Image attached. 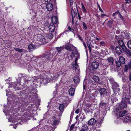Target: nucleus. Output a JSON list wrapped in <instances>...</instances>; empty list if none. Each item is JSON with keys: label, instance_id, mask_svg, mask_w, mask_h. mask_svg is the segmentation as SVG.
<instances>
[{"label": "nucleus", "instance_id": "obj_1", "mask_svg": "<svg viewBox=\"0 0 131 131\" xmlns=\"http://www.w3.org/2000/svg\"><path fill=\"white\" fill-rule=\"evenodd\" d=\"M109 81L112 85V89L113 90L114 93L111 95L112 97H113V96H117L119 95L120 93V89L118 88L119 86V84L115 81L114 79L113 78H110L109 79Z\"/></svg>", "mask_w": 131, "mask_h": 131}, {"label": "nucleus", "instance_id": "obj_2", "mask_svg": "<svg viewBox=\"0 0 131 131\" xmlns=\"http://www.w3.org/2000/svg\"><path fill=\"white\" fill-rule=\"evenodd\" d=\"M50 53L48 52H46L44 53L41 56H39L38 58L35 59L36 60L34 62L39 63V61H40V63L42 62H45L50 60Z\"/></svg>", "mask_w": 131, "mask_h": 131}, {"label": "nucleus", "instance_id": "obj_3", "mask_svg": "<svg viewBox=\"0 0 131 131\" xmlns=\"http://www.w3.org/2000/svg\"><path fill=\"white\" fill-rule=\"evenodd\" d=\"M131 104L130 101V96L128 94L125 96V97L123 98L122 102L119 105V106L118 108L119 109L120 108L121 109L126 108L127 107V104Z\"/></svg>", "mask_w": 131, "mask_h": 131}, {"label": "nucleus", "instance_id": "obj_4", "mask_svg": "<svg viewBox=\"0 0 131 131\" xmlns=\"http://www.w3.org/2000/svg\"><path fill=\"white\" fill-rule=\"evenodd\" d=\"M37 92L36 91L33 95V104H36L34 107L35 108L36 107V109L38 108L40 104V100L39 97L38 96V95L37 94L36 92Z\"/></svg>", "mask_w": 131, "mask_h": 131}, {"label": "nucleus", "instance_id": "obj_5", "mask_svg": "<svg viewBox=\"0 0 131 131\" xmlns=\"http://www.w3.org/2000/svg\"><path fill=\"white\" fill-rule=\"evenodd\" d=\"M34 38L37 40L39 41V43L40 44L42 45L47 42L45 37L40 34L35 36Z\"/></svg>", "mask_w": 131, "mask_h": 131}, {"label": "nucleus", "instance_id": "obj_6", "mask_svg": "<svg viewBox=\"0 0 131 131\" xmlns=\"http://www.w3.org/2000/svg\"><path fill=\"white\" fill-rule=\"evenodd\" d=\"M126 111L120 110L119 108H117L115 112L116 114L117 115H119L120 117L123 116L126 113Z\"/></svg>", "mask_w": 131, "mask_h": 131}, {"label": "nucleus", "instance_id": "obj_7", "mask_svg": "<svg viewBox=\"0 0 131 131\" xmlns=\"http://www.w3.org/2000/svg\"><path fill=\"white\" fill-rule=\"evenodd\" d=\"M96 60L97 61H99V60L101 61V64L104 67V68H105V69L106 68L109 66L106 61H105L103 59H101L100 58H96Z\"/></svg>", "mask_w": 131, "mask_h": 131}, {"label": "nucleus", "instance_id": "obj_8", "mask_svg": "<svg viewBox=\"0 0 131 131\" xmlns=\"http://www.w3.org/2000/svg\"><path fill=\"white\" fill-rule=\"evenodd\" d=\"M77 58L76 59L74 62H73L72 64V68L74 71H76L77 70V68H78V70L79 71V70L78 69V65L77 64Z\"/></svg>", "mask_w": 131, "mask_h": 131}, {"label": "nucleus", "instance_id": "obj_9", "mask_svg": "<svg viewBox=\"0 0 131 131\" xmlns=\"http://www.w3.org/2000/svg\"><path fill=\"white\" fill-rule=\"evenodd\" d=\"M99 91L101 97H103L104 95H106V91L104 88H101L99 90Z\"/></svg>", "mask_w": 131, "mask_h": 131}, {"label": "nucleus", "instance_id": "obj_10", "mask_svg": "<svg viewBox=\"0 0 131 131\" xmlns=\"http://www.w3.org/2000/svg\"><path fill=\"white\" fill-rule=\"evenodd\" d=\"M73 46L71 44H70V42H69L68 43L64 45V48L66 49L71 51H72Z\"/></svg>", "mask_w": 131, "mask_h": 131}, {"label": "nucleus", "instance_id": "obj_11", "mask_svg": "<svg viewBox=\"0 0 131 131\" xmlns=\"http://www.w3.org/2000/svg\"><path fill=\"white\" fill-rule=\"evenodd\" d=\"M124 67V72H127L129 69H131V61H129L127 64H125Z\"/></svg>", "mask_w": 131, "mask_h": 131}, {"label": "nucleus", "instance_id": "obj_12", "mask_svg": "<svg viewBox=\"0 0 131 131\" xmlns=\"http://www.w3.org/2000/svg\"><path fill=\"white\" fill-rule=\"evenodd\" d=\"M106 61L109 66L110 65H112L114 63V59L112 57H109L107 58Z\"/></svg>", "mask_w": 131, "mask_h": 131}, {"label": "nucleus", "instance_id": "obj_13", "mask_svg": "<svg viewBox=\"0 0 131 131\" xmlns=\"http://www.w3.org/2000/svg\"><path fill=\"white\" fill-rule=\"evenodd\" d=\"M53 7V6L51 3H49L46 5V8L49 11H51Z\"/></svg>", "mask_w": 131, "mask_h": 131}, {"label": "nucleus", "instance_id": "obj_14", "mask_svg": "<svg viewBox=\"0 0 131 131\" xmlns=\"http://www.w3.org/2000/svg\"><path fill=\"white\" fill-rule=\"evenodd\" d=\"M55 26L53 24L50 25L48 27L49 31L51 32H54L55 30Z\"/></svg>", "mask_w": 131, "mask_h": 131}, {"label": "nucleus", "instance_id": "obj_15", "mask_svg": "<svg viewBox=\"0 0 131 131\" xmlns=\"http://www.w3.org/2000/svg\"><path fill=\"white\" fill-rule=\"evenodd\" d=\"M115 50L116 53L119 55L121 54L122 51L121 48L119 47H116L115 48Z\"/></svg>", "mask_w": 131, "mask_h": 131}, {"label": "nucleus", "instance_id": "obj_16", "mask_svg": "<svg viewBox=\"0 0 131 131\" xmlns=\"http://www.w3.org/2000/svg\"><path fill=\"white\" fill-rule=\"evenodd\" d=\"M96 122V120L94 118H91L88 121V123L89 125H92L95 124Z\"/></svg>", "mask_w": 131, "mask_h": 131}, {"label": "nucleus", "instance_id": "obj_17", "mask_svg": "<svg viewBox=\"0 0 131 131\" xmlns=\"http://www.w3.org/2000/svg\"><path fill=\"white\" fill-rule=\"evenodd\" d=\"M51 20L52 23L54 24H56L58 23V18L54 16H53L51 18Z\"/></svg>", "mask_w": 131, "mask_h": 131}, {"label": "nucleus", "instance_id": "obj_18", "mask_svg": "<svg viewBox=\"0 0 131 131\" xmlns=\"http://www.w3.org/2000/svg\"><path fill=\"white\" fill-rule=\"evenodd\" d=\"M99 63L96 62H94L92 64V66L93 68L94 69L97 68L99 66Z\"/></svg>", "mask_w": 131, "mask_h": 131}, {"label": "nucleus", "instance_id": "obj_19", "mask_svg": "<svg viewBox=\"0 0 131 131\" xmlns=\"http://www.w3.org/2000/svg\"><path fill=\"white\" fill-rule=\"evenodd\" d=\"M75 89L73 88H71L69 90V94L71 96L73 95L74 93Z\"/></svg>", "mask_w": 131, "mask_h": 131}, {"label": "nucleus", "instance_id": "obj_20", "mask_svg": "<svg viewBox=\"0 0 131 131\" xmlns=\"http://www.w3.org/2000/svg\"><path fill=\"white\" fill-rule=\"evenodd\" d=\"M71 51L72 52V53L74 55L77 54L78 53L76 48L74 46H73L72 51Z\"/></svg>", "mask_w": 131, "mask_h": 131}, {"label": "nucleus", "instance_id": "obj_21", "mask_svg": "<svg viewBox=\"0 0 131 131\" xmlns=\"http://www.w3.org/2000/svg\"><path fill=\"white\" fill-rule=\"evenodd\" d=\"M119 61L123 64H124L125 62V58L123 57L122 56L119 57Z\"/></svg>", "mask_w": 131, "mask_h": 131}, {"label": "nucleus", "instance_id": "obj_22", "mask_svg": "<svg viewBox=\"0 0 131 131\" xmlns=\"http://www.w3.org/2000/svg\"><path fill=\"white\" fill-rule=\"evenodd\" d=\"M80 80L78 75L75 76L73 78V81L75 83H77L80 81Z\"/></svg>", "mask_w": 131, "mask_h": 131}, {"label": "nucleus", "instance_id": "obj_23", "mask_svg": "<svg viewBox=\"0 0 131 131\" xmlns=\"http://www.w3.org/2000/svg\"><path fill=\"white\" fill-rule=\"evenodd\" d=\"M131 120V117L130 116H126L124 119V121L125 122H129Z\"/></svg>", "mask_w": 131, "mask_h": 131}, {"label": "nucleus", "instance_id": "obj_24", "mask_svg": "<svg viewBox=\"0 0 131 131\" xmlns=\"http://www.w3.org/2000/svg\"><path fill=\"white\" fill-rule=\"evenodd\" d=\"M71 15L72 16V22L73 23L74 22V19L75 17V16L77 15V14L75 13V12L74 11V10L72 9L71 10Z\"/></svg>", "mask_w": 131, "mask_h": 131}, {"label": "nucleus", "instance_id": "obj_25", "mask_svg": "<svg viewBox=\"0 0 131 131\" xmlns=\"http://www.w3.org/2000/svg\"><path fill=\"white\" fill-rule=\"evenodd\" d=\"M64 48V47H57L56 48L59 53H60L62 50H63Z\"/></svg>", "mask_w": 131, "mask_h": 131}, {"label": "nucleus", "instance_id": "obj_26", "mask_svg": "<svg viewBox=\"0 0 131 131\" xmlns=\"http://www.w3.org/2000/svg\"><path fill=\"white\" fill-rule=\"evenodd\" d=\"M113 21L111 20H108L107 23V26L111 28L112 27V25L113 23Z\"/></svg>", "mask_w": 131, "mask_h": 131}, {"label": "nucleus", "instance_id": "obj_27", "mask_svg": "<svg viewBox=\"0 0 131 131\" xmlns=\"http://www.w3.org/2000/svg\"><path fill=\"white\" fill-rule=\"evenodd\" d=\"M81 4L82 11L84 13H87V10H86L83 4V3H81Z\"/></svg>", "mask_w": 131, "mask_h": 131}, {"label": "nucleus", "instance_id": "obj_28", "mask_svg": "<svg viewBox=\"0 0 131 131\" xmlns=\"http://www.w3.org/2000/svg\"><path fill=\"white\" fill-rule=\"evenodd\" d=\"M116 66L117 67H120L122 65V64L120 62L119 60H117L116 62Z\"/></svg>", "mask_w": 131, "mask_h": 131}, {"label": "nucleus", "instance_id": "obj_29", "mask_svg": "<svg viewBox=\"0 0 131 131\" xmlns=\"http://www.w3.org/2000/svg\"><path fill=\"white\" fill-rule=\"evenodd\" d=\"M64 107V105L62 104H61L60 105L59 107V110L61 112H63V109Z\"/></svg>", "mask_w": 131, "mask_h": 131}, {"label": "nucleus", "instance_id": "obj_30", "mask_svg": "<svg viewBox=\"0 0 131 131\" xmlns=\"http://www.w3.org/2000/svg\"><path fill=\"white\" fill-rule=\"evenodd\" d=\"M59 76V74L57 73H55L53 76V79L55 80H56Z\"/></svg>", "mask_w": 131, "mask_h": 131}, {"label": "nucleus", "instance_id": "obj_31", "mask_svg": "<svg viewBox=\"0 0 131 131\" xmlns=\"http://www.w3.org/2000/svg\"><path fill=\"white\" fill-rule=\"evenodd\" d=\"M122 48L123 51L124 52H125L128 49H127L125 45H123V46L121 47Z\"/></svg>", "mask_w": 131, "mask_h": 131}, {"label": "nucleus", "instance_id": "obj_32", "mask_svg": "<svg viewBox=\"0 0 131 131\" xmlns=\"http://www.w3.org/2000/svg\"><path fill=\"white\" fill-rule=\"evenodd\" d=\"M118 43L121 47L123 46V45H125L123 41L121 40H120L118 41Z\"/></svg>", "mask_w": 131, "mask_h": 131}, {"label": "nucleus", "instance_id": "obj_33", "mask_svg": "<svg viewBox=\"0 0 131 131\" xmlns=\"http://www.w3.org/2000/svg\"><path fill=\"white\" fill-rule=\"evenodd\" d=\"M93 79L95 81L98 82L99 81V78L97 76H95L93 77Z\"/></svg>", "mask_w": 131, "mask_h": 131}, {"label": "nucleus", "instance_id": "obj_34", "mask_svg": "<svg viewBox=\"0 0 131 131\" xmlns=\"http://www.w3.org/2000/svg\"><path fill=\"white\" fill-rule=\"evenodd\" d=\"M46 36L47 38L50 39H51L53 37V35L51 33L47 34Z\"/></svg>", "mask_w": 131, "mask_h": 131}, {"label": "nucleus", "instance_id": "obj_35", "mask_svg": "<svg viewBox=\"0 0 131 131\" xmlns=\"http://www.w3.org/2000/svg\"><path fill=\"white\" fill-rule=\"evenodd\" d=\"M84 110L85 112L87 113H89L91 112V110L89 108L86 107L85 109H84Z\"/></svg>", "mask_w": 131, "mask_h": 131}, {"label": "nucleus", "instance_id": "obj_36", "mask_svg": "<svg viewBox=\"0 0 131 131\" xmlns=\"http://www.w3.org/2000/svg\"><path fill=\"white\" fill-rule=\"evenodd\" d=\"M127 46L129 49H131V40H130L128 41Z\"/></svg>", "mask_w": 131, "mask_h": 131}, {"label": "nucleus", "instance_id": "obj_37", "mask_svg": "<svg viewBox=\"0 0 131 131\" xmlns=\"http://www.w3.org/2000/svg\"><path fill=\"white\" fill-rule=\"evenodd\" d=\"M125 53H126L127 55L128 56H131V52L129 49H128L127 51H126Z\"/></svg>", "mask_w": 131, "mask_h": 131}, {"label": "nucleus", "instance_id": "obj_38", "mask_svg": "<svg viewBox=\"0 0 131 131\" xmlns=\"http://www.w3.org/2000/svg\"><path fill=\"white\" fill-rule=\"evenodd\" d=\"M59 121L57 120H55L53 122V125L54 126L59 124Z\"/></svg>", "mask_w": 131, "mask_h": 131}, {"label": "nucleus", "instance_id": "obj_39", "mask_svg": "<svg viewBox=\"0 0 131 131\" xmlns=\"http://www.w3.org/2000/svg\"><path fill=\"white\" fill-rule=\"evenodd\" d=\"M29 50L31 51H32L33 50V44H32L29 45L28 46Z\"/></svg>", "mask_w": 131, "mask_h": 131}, {"label": "nucleus", "instance_id": "obj_40", "mask_svg": "<svg viewBox=\"0 0 131 131\" xmlns=\"http://www.w3.org/2000/svg\"><path fill=\"white\" fill-rule=\"evenodd\" d=\"M82 129H84L85 130H87V129H88V127L87 126V125L86 124H84L83 125L82 127Z\"/></svg>", "mask_w": 131, "mask_h": 131}, {"label": "nucleus", "instance_id": "obj_41", "mask_svg": "<svg viewBox=\"0 0 131 131\" xmlns=\"http://www.w3.org/2000/svg\"><path fill=\"white\" fill-rule=\"evenodd\" d=\"M100 46H104L105 45V43L104 41H101L100 43Z\"/></svg>", "mask_w": 131, "mask_h": 131}, {"label": "nucleus", "instance_id": "obj_42", "mask_svg": "<svg viewBox=\"0 0 131 131\" xmlns=\"http://www.w3.org/2000/svg\"><path fill=\"white\" fill-rule=\"evenodd\" d=\"M15 50L20 52L23 51V50L22 49L17 48H15Z\"/></svg>", "mask_w": 131, "mask_h": 131}, {"label": "nucleus", "instance_id": "obj_43", "mask_svg": "<svg viewBox=\"0 0 131 131\" xmlns=\"http://www.w3.org/2000/svg\"><path fill=\"white\" fill-rule=\"evenodd\" d=\"M42 77L43 76V75H40V79H41L42 80V81H44V80H45V81L46 80L47 81L48 80V79H47H47H45V77H43V78H42Z\"/></svg>", "mask_w": 131, "mask_h": 131}, {"label": "nucleus", "instance_id": "obj_44", "mask_svg": "<svg viewBox=\"0 0 131 131\" xmlns=\"http://www.w3.org/2000/svg\"><path fill=\"white\" fill-rule=\"evenodd\" d=\"M82 23H83V26L84 28L85 29H87V27H86V25L85 23V22H83Z\"/></svg>", "mask_w": 131, "mask_h": 131}, {"label": "nucleus", "instance_id": "obj_45", "mask_svg": "<svg viewBox=\"0 0 131 131\" xmlns=\"http://www.w3.org/2000/svg\"><path fill=\"white\" fill-rule=\"evenodd\" d=\"M75 126V125L74 124H72L70 126V130H72L73 129V128Z\"/></svg>", "mask_w": 131, "mask_h": 131}, {"label": "nucleus", "instance_id": "obj_46", "mask_svg": "<svg viewBox=\"0 0 131 131\" xmlns=\"http://www.w3.org/2000/svg\"><path fill=\"white\" fill-rule=\"evenodd\" d=\"M94 53L97 56H98L100 55V52L99 51H96L94 52Z\"/></svg>", "mask_w": 131, "mask_h": 131}, {"label": "nucleus", "instance_id": "obj_47", "mask_svg": "<svg viewBox=\"0 0 131 131\" xmlns=\"http://www.w3.org/2000/svg\"><path fill=\"white\" fill-rule=\"evenodd\" d=\"M101 16L102 18H103L104 16H107V15L103 14L101 15Z\"/></svg>", "mask_w": 131, "mask_h": 131}, {"label": "nucleus", "instance_id": "obj_48", "mask_svg": "<svg viewBox=\"0 0 131 131\" xmlns=\"http://www.w3.org/2000/svg\"><path fill=\"white\" fill-rule=\"evenodd\" d=\"M126 1V3H131V1L130 0H125Z\"/></svg>", "mask_w": 131, "mask_h": 131}, {"label": "nucleus", "instance_id": "obj_49", "mask_svg": "<svg viewBox=\"0 0 131 131\" xmlns=\"http://www.w3.org/2000/svg\"><path fill=\"white\" fill-rule=\"evenodd\" d=\"M129 81H131V72H130L129 73V76L128 77Z\"/></svg>", "mask_w": 131, "mask_h": 131}, {"label": "nucleus", "instance_id": "obj_50", "mask_svg": "<svg viewBox=\"0 0 131 131\" xmlns=\"http://www.w3.org/2000/svg\"><path fill=\"white\" fill-rule=\"evenodd\" d=\"M82 42H83V45L84 46L85 48V49L86 50L87 48H86V45L85 44V43L84 41Z\"/></svg>", "mask_w": 131, "mask_h": 131}, {"label": "nucleus", "instance_id": "obj_51", "mask_svg": "<svg viewBox=\"0 0 131 131\" xmlns=\"http://www.w3.org/2000/svg\"><path fill=\"white\" fill-rule=\"evenodd\" d=\"M79 109H77L75 111V113L77 114L79 113Z\"/></svg>", "mask_w": 131, "mask_h": 131}, {"label": "nucleus", "instance_id": "obj_52", "mask_svg": "<svg viewBox=\"0 0 131 131\" xmlns=\"http://www.w3.org/2000/svg\"><path fill=\"white\" fill-rule=\"evenodd\" d=\"M98 6L99 7V10L101 11V12H102V13H103V10L101 9V7H100V5H98Z\"/></svg>", "mask_w": 131, "mask_h": 131}, {"label": "nucleus", "instance_id": "obj_53", "mask_svg": "<svg viewBox=\"0 0 131 131\" xmlns=\"http://www.w3.org/2000/svg\"><path fill=\"white\" fill-rule=\"evenodd\" d=\"M88 48L89 49V51L91 52V47H90V46H88Z\"/></svg>", "mask_w": 131, "mask_h": 131}, {"label": "nucleus", "instance_id": "obj_54", "mask_svg": "<svg viewBox=\"0 0 131 131\" xmlns=\"http://www.w3.org/2000/svg\"><path fill=\"white\" fill-rule=\"evenodd\" d=\"M118 13L117 12H116L113 13V16L114 17H115V16H116V15Z\"/></svg>", "mask_w": 131, "mask_h": 131}, {"label": "nucleus", "instance_id": "obj_55", "mask_svg": "<svg viewBox=\"0 0 131 131\" xmlns=\"http://www.w3.org/2000/svg\"><path fill=\"white\" fill-rule=\"evenodd\" d=\"M78 37L79 38V39L81 40L82 42L83 41V39L81 38L80 37V36L79 35H78Z\"/></svg>", "mask_w": 131, "mask_h": 131}, {"label": "nucleus", "instance_id": "obj_56", "mask_svg": "<svg viewBox=\"0 0 131 131\" xmlns=\"http://www.w3.org/2000/svg\"><path fill=\"white\" fill-rule=\"evenodd\" d=\"M86 43L87 44V46H90V43H89V42L88 41H87Z\"/></svg>", "mask_w": 131, "mask_h": 131}, {"label": "nucleus", "instance_id": "obj_57", "mask_svg": "<svg viewBox=\"0 0 131 131\" xmlns=\"http://www.w3.org/2000/svg\"><path fill=\"white\" fill-rule=\"evenodd\" d=\"M105 105V104L104 103H101L100 104V106H101L104 105Z\"/></svg>", "mask_w": 131, "mask_h": 131}, {"label": "nucleus", "instance_id": "obj_58", "mask_svg": "<svg viewBox=\"0 0 131 131\" xmlns=\"http://www.w3.org/2000/svg\"><path fill=\"white\" fill-rule=\"evenodd\" d=\"M45 1L46 2H49L51 1V0H45Z\"/></svg>", "mask_w": 131, "mask_h": 131}, {"label": "nucleus", "instance_id": "obj_59", "mask_svg": "<svg viewBox=\"0 0 131 131\" xmlns=\"http://www.w3.org/2000/svg\"><path fill=\"white\" fill-rule=\"evenodd\" d=\"M70 2V4H72L73 3L72 2V0H69Z\"/></svg>", "mask_w": 131, "mask_h": 131}, {"label": "nucleus", "instance_id": "obj_60", "mask_svg": "<svg viewBox=\"0 0 131 131\" xmlns=\"http://www.w3.org/2000/svg\"><path fill=\"white\" fill-rule=\"evenodd\" d=\"M78 17H79V19L80 20L81 19V17L79 14H78Z\"/></svg>", "mask_w": 131, "mask_h": 131}, {"label": "nucleus", "instance_id": "obj_61", "mask_svg": "<svg viewBox=\"0 0 131 131\" xmlns=\"http://www.w3.org/2000/svg\"><path fill=\"white\" fill-rule=\"evenodd\" d=\"M85 85L84 84L83 85V88L84 90L85 89Z\"/></svg>", "mask_w": 131, "mask_h": 131}, {"label": "nucleus", "instance_id": "obj_62", "mask_svg": "<svg viewBox=\"0 0 131 131\" xmlns=\"http://www.w3.org/2000/svg\"><path fill=\"white\" fill-rule=\"evenodd\" d=\"M70 56L71 58L74 57V56H73L72 55H71Z\"/></svg>", "mask_w": 131, "mask_h": 131}, {"label": "nucleus", "instance_id": "obj_63", "mask_svg": "<svg viewBox=\"0 0 131 131\" xmlns=\"http://www.w3.org/2000/svg\"><path fill=\"white\" fill-rule=\"evenodd\" d=\"M35 46L33 45V50L35 49Z\"/></svg>", "mask_w": 131, "mask_h": 131}, {"label": "nucleus", "instance_id": "obj_64", "mask_svg": "<svg viewBox=\"0 0 131 131\" xmlns=\"http://www.w3.org/2000/svg\"><path fill=\"white\" fill-rule=\"evenodd\" d=\"M80 131H85V130L84 129H82L80 130Z\"/></svg>", "mask_w": 131, "mask_h": 131}]
</instances>
